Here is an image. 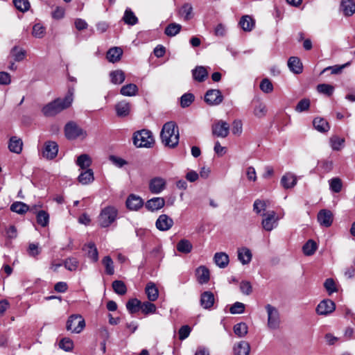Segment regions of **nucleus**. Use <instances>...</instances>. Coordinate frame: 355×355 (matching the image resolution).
Returning <instances> with one entry per match:
<instances>
[{"label":"nucleus","instance_id":"nucleus-1","mask_svg":"<svg viewBox=\"0 0 355 355\" xmlns=\"http://www.w3.org/2000/svg\"><path fill=\"white\" fill-rule=\"evenodd\" d=\"M73 89H69L64 98H57L48 103L42 108V113L46 116H53L68 108L73 102Z\"/></svg>","mask_w":355,"mask_h":355},{"label":"nucleus","instance_id":"nucleus-2","mask_svg":"<svg viewBox=\"0 0 355 355\" xmlns=\"http://www.w3.org/2000/svg\"><path fill=\"white\" fill-rule=\"evenodd\" d=\"M162 143L169 148H175L179 142V131L173 121L166 123L160 134Z\"/></svg>","mask_w":355,"mask_h":355},{"label":"nucleus","instance_id":"nucleus-3","mask_svg":"<svg viewBox=\"0 0 355 355\" xmlns=\"http://www.w3.org/2000/svg\"><path fill=\"white\" fill-rule=\"evenodd\" d=\"M118 216V209L116 207L108 205L101 209L98 223L101 227H108L116 221Z\"/></svg>","mask_w":355,"mask_h":355},{"label":"nucleus","instance_id":"nucleus-4","mask_svg":"<svg viewBox=\"0 0 355 355\" xmlns=\"http://www.w3.org/2000/svg\"><path fill=\"white\" fill-rule=\"evenodd\" d=\"M134 145L138 148H150L154 143L152 132L147 130H141L134 134Z\"/></svg>","mask_w":355,"mask_h":355},{"label":"nucleus","instance_id":"nucleus-5","mask_svg":"<svg viewBox=\"0 0 355 355\" xmlns=\"http://www.w3.org/2000/svg\"><path fill=\"white\" fill-rule=\"evenodd\" d=\"M85 327V321L79 314L71 315L67 321L66 329L73 334H80Z\"/></svg>","mask_w":355,"mask_h":355},{"label":"nucleus","instance_id":"nucleus-6","mask_svg":"<svg viewBox=\"0 0 355 355\" xmlns=\"http://www.w3.org/2000/svg\"><path fill=\"white\" fill-rule=\"evenodd\" d=\"M267 315V325L269 329L275 330L279 327L281 320L278 309L271 304H266L265 306Z\"/></svg>","mask_w":355,"mask_h":355},{"label":"nucleus","instance_id":"nucleus-7","mask_svg":"<svg viewBox=\"0 0 355 355\" xmlns=\"http://www.w3.org/2000/svg\"><path fill=\"white\" fill-rule=\"evenodd\" d=\"M64 134L68 139H76L79 137L85 138L87 133L76 123L71 121L66 124L64 127Z\"/></svg>","mask_w":355,"mask_h":355},{"label":"nucleus","instance_id":"nucleus-8","mask_svg":"<svg viewBox=\"0 0 355 355\" xmlns=\"http://www.w3.org/2000/svg\"><path fill=\"white\" fill-rule=\"evenodd\" d=\"M264 217L261 221L262 227L267 232H271L278 225V218L274 211H269L262 214Z\"/></svg>","mask_w":355,"mask_h":355},{"label":"nucleus","instance_id":"nucleus-9","mask_svg":"<svg viewBox=\"0 0 355 355\" xmlns=\"http://www.w3.org/2000/svg\"><path fill=\"white\" fill-rule=\"evenodd\" d=\"M58 153V145L55 141H47L44 144L42 155L47 159H54Z\"/></svg>","mask_w":355,"mask_h":355},{"label":"nucleus","instance_id":"nucleus-10","mask_svg":"<svg viewBox=\"0 0 355 355\" xmlns=\"http://www.w3.org/2000/svg\"><path fill=\"white\" fill-rule=\"evenodd\" d=\"M223 100V96L218 89H209L205 96V101L209 105H218Z\"/></svg>","mask_w":355,"mask_h":355},{"label":"nucleus","instance_id":"nucleus-11","mask_svg":"<svg viewBox=\"0 0 355 355\" xmlns=\"http://www.w3.org/2000/svg\"><path fill=\"white\" fill-rule=\"evenodd\" d=\"M336 309L334 302L329 299L321 301L316 307L318 315H327L331 313Z\"/></svg>","mask_w":355,"mask_h":355},{"label":"nucleus","instance_id":"nucleus-12","mask_svg":"<svg viewBox=\"0 0 355 355\" xmlns=\"http://www.w3.org/2000/svg\"><path fill=\"white\" fill-rule=\"evenodd\" d=\"M252 113L257 119H262L267 115L268 109L266 104L260 99H253L252 102Z\"/></svg>","mask_w":355,"mask_h":355},{"label":"nucleus","instance_id":"nucleus-13","mask_svg":"<svg viewBox=\"0 0 355 355\" xmlns=\"http://www.w3.org/2000/svg\"><path fill=\"white\" fill-rule=\"evenodd\" d=\"M229 131L230 125L225 121H218L212 125L213 135L218 137H226L229 134Z\"/></svg>","mask_w":355,"mask_h":355},{"label":"nucleus","instance_id":"nucleus-14","mask_svg":"<svg viewBox=\"0 0 355 355\" xmlns=\"http://www.w3.org/2000/svg\"><path fill=\"white\" fill-rule=\"evenodd\" d=\"M166 180L160 177L151 179L149 182V190L153 194H159L166 188Z\"/></svg>","mask_w":355,"mask_h":355},{"label":"nucleus","instance_id":"nucleus-15","mask_svg":"<svg viewBox=\"0 0 355 355\" xmlns=\"http://www.w3.org/2000/svg\"><path fill=\"white\" fill-rule=\"evenodd\" d=\"M173 220L166 214L160 215L156 220L155 226L160 231H167L173 225Z\"/></svg>","mask_w":355,"mask_h":355},{"label":"nucleus","instance_id":"nucleus-16","mask_svg":"<svg viewBox=\"0 0 355 355\" xmlns=\"http://www.w3.org/2000/svg\"><path fill=\"white\" fill-rule=\"evenodd\" d=\"M319 223L326 227H330L333 222V214L331 211L322 209L318 214Z\"/></svg>","mask_w":355,"mask_h":355},{"label":"nucleus","instance_id":"nucleus-17","mask_svg":"<svg viewBox=\"0 0 355 355\" xmlns=\"http://www.w3.org/2000/svg\"><path fill=\"white\" fill-rule=\"evenodd\" d=\"M144 205L142 198L135 194H130L126 200V207L128 209L137 211Z\"/></svg>","mask_w":355,"mask_h":355},{"label":"nucleus","instance_id":"nucleus-18","mask_svg":"<svg viewBox=\"0 0 355 355\" xmlns=\"http://www.w3.org/2000/svg\"><path fill=\"white\" fill-rule=\"evenodd\" d=\"M165 205V200L161 197H155L148 200L145 205L146 208L150 211L162 209Z\"/></svg>","mask_w":355,"mask_h":355},{"label":"nucleus","instance_id":"nucleus-19","mask_svg":"<svg viewBox=\"0 0 355 355\" xmlns=\"http://www.w3.org/2000/svg\"><path fill=\"white\" fill-rule=\"evenodd\" d=\"M196 277L199 284H207L210 279V272L209 269L205 266H199L196 270Z\"/></svg>","mask_w":355,"mask_h":355},{"label":"nucleus","instance_id":"nucleus-20","mask_svg":"<svg viewBox=\"0 0 355 355\" xmlns=\"http://www.w3.org/2000/svg\"><path fill=\"white\" fill-rule=\"evenodd\" d=\"M214 295L211 291H205L201 294L200 296V305L205 309H211L214 304Z\"/></svg>","mask_w":355,"mask_h":355},{"label":"nucleus","instance_id":"nucleus-21","mask_svg":"<svg viewBox=\"0 0 355 355\" xmlns=\"http://www.w3.org/2000/svg\"><path fill=\"white\" fill-rule=\"evenodd\" d=\"M145 293L150 302H155L159 297V291L155 284L150 282L145 288Z\"/></svg>","mask_w":355,"mask_h":355},{"label":"nucleus","instance_id":"nucleus-22","mask_svg":"<svg viewBox=\"0 0 355 355\" xmlns=\"http://www.w3.org/2000/svg\"><path fill=\"white\" fill-rule=\"evenodd\" d=\"M297 182V177L292 173H286L281 179V184L286 189L294 187Z\"/></svg>","mask_w":355,"mask_h":355},{"label":"nucleus","instance_id":"nucleus-23","mask_svg":"<svg viewBox=\"0 0 355 355\" xmlns=\"http://www.w3.org/2000/svg\"><path fill=\"white\" fill-rule=\"evenodd\" d=\"M235 355H248L250 351V344L246 341H241L233 348Z\"/></svg>","mask_w":355,"mask_h":355},{"label":"nucleus","instance_id":"nucleus-24","mask_svg":"<svg viewBox=\"0 0 355 355\" xmlns=\"http://www.w3.org/2000/svg\"><path fill=\"white\" fill-rule=\"evenodd\" d=\"M115 110L118 116H126L130 113V105L125 101H122L115 105Z\"/></svg>","mask_w":355,"mask_h":355},{"label":"nucleus","instance_id":"nucleus-25","mask_svg":"<svg viewBox=\"0 0 355 355\" xmlns=\"http://www.w3.org/2000/svg\"><path fill=\"white\" fill-rule=\"evenodd\" d=\"M10 55L15 62H21L26 56V51L18 46H13L10 50Z\"/></svg>","mask_w":355,"mask_h":355},{"label":"nucleus","instance_id":"nucleus-26","mask_svg":"<svg viewBox=\"0 0 355 355\" xmlns=\"http://www.w3.org/2000/svg\"><path fill=\"white\" fill-rule=\"evenodd\" d=\"M313 125L315 129L320 132H327L330 129L329 123L324 119L320 117L315 118Z\"/></svg>","mask_w":355,"mask_h":355},{"label":"nucleus","instance_id":"nucleus-27","mask_svg":"<svg viewBox=\"0 0 355 355\" xmlns=\"http://www.w3.org/2000/svg\"><path fill=\"white\" fill-rule=\"evenodd\" d=\"M252 252L248 248L243 247L238 250V259L245 265L249 263L252 259Z\"/></svg>","mask_w":355,"mask_h":355},{"label":"nucleus","instance_id":"nucleus-28","mask_svg":"<svg viewBox=\"0 0 355 355\" xmlns=\"http://www.w3.org/2000/svg\"><path fill=\"white\" fill-rule=\"evenodd\" d=\"M123 51L120 47H112L107 53V59L109 62L114 63L121 59Z\"/></svg>","mask_w":355,"mask_h":355},{"label":"nucleus","instance_id":"nucleus-29","mask_svg":"<svg viewBox=\"0 0 355 355\" xmlns=\"http://www.w3.org/2000/svg\"><path fill=\"white\" fill-rule=\"evenodd\" d=\"M78 182L82 184H88L94 180L93 171L90 168L82 171L78 178Z\"/></svg>","mask_w":355,"mask_h":355},{"label":"nucleus","instance_id":"nucleus-30","mask_svg":"<svg viewBox=\"0 0 355 355\" xmlns=\"http://www.w3.org/2000/svg\"><path fill=\"white\" fill-rule=\"evenodd\" d=\"M23 142L21 139L17 137H12L10 139L8 148L9 150L15 153H20L22 150Z\"/></svg>","mask_w":355,"mask_h":355},{"label":"nucleus","instance_id":"nucleus-31","mask_svg":"<svg viewBox=\"0 0 355 355\" xmlns=\"http://www.w3.org/2000/svg\"><path fill=\"white\" fill-rule=\"evenodd\" d=\"M288 66L291 71L300 73L302 71V64L297 57H291L288 61Z\"/></svg>","mask_w":355,"mask_h":355},{"label":"nucleus","instance_id":"nucleus-32","mask_svg":"<svg viewBox=\"0 0 355 355\" xmlns=\"http://www.w3.org/2000/svg\"><path fill=\"white\" fill-rule=\"evenodd\" d=\"M193 78L198 82H203L208 76L205 67L202 66L196 67L192 70Z\"/></svg>","mask_w":355,"mask_h":355},{"label":"nucleus","instance_id":"nucleus-33","mask_svg":"<svg viewBox=\"0 0 355 355\" xmlns=\"http://www.w3.org/2000/svg\"><path fill=\"white\" fill-rule=\"evenodd\" d=\"M215 263L220 268H225L229 263V257L225 252H216L214 254Z\"/></svg>","mask_w":355,"mask_h":355},{"label":"nucleus","instance_id":"nucleus-34","mask_svg":"<svg viewBox=\"0 0 355 355\" xmlns=\"http://www.w3.org/2000/svg\"><path fill=\"white\" fill-rule=\"evenodd\" d=\"M254 24V20L249 15L243 16L239 21V25L244 31H251Z\"/></svg>","mask_w":355,"mask_h":355},{"label":"nucleus","instance_id":"nucleus-35","mask_svg":"<svg viewBox=\"0 0 355 355\" xmlns=\"http://www.w3.org/2000/svg\"><path fill=\"white\" fill-rule=\"evenodd\" d=\"M340 7L346 16H351L355 12V3L352 0H343Z\"/></svg>","mask_w":355,"mask_h":355},{"label":"nucleus","instance_id":"nucleus-36","mask_svg":"<svg viewBox=\"0 0 355 355\" xmlns=\"http://www.w3.org/2000/svg\"><path fill=\"white\" fill-rule=\"evenodd\" d=\"M137 92L138 87L133 83L123 85L120 89L121 94L125 96H134L137 95Z\"/></svg>","mask_w":355,"mask_h":355},{"label":"nucleus","instance_id":"nucleus-37","mask_svg":"<svg viewBox=\"0 0 355 355\" xmlns=\"http://www.w3.org/2000/svg\"><path fill=\"white\" fill-rule=\"evenodd\" d=\"M110 80L114 85L121 84L125 79V76L122 70L118 69L110 73Z\"/></svg>","mask_w":355,"mask_h":355},{"label":"nucleus","instance_id":"nucleus-38","mask_svg":"<svg viewBox=\"0 0 355 355\" xmlns=\"http://www.w3.org/2000/svg\"><path fill=\"white\" fill-rule=\"evenodd\" d=\"M83 250L87 251V256L93 261L96 262L98 259V253L95 244L90 242L84 246Z\"/></svg>","mask_w":355,"mask_h":355},{"label":"nucleus","instance_id":"nucleus-39","mask_svg":"<svg viewBox=\"0 0 355 355\" xmlns=\"http://www.w3.org/2000/svg\"><path fill=\"white\" fill-rule=\"evenodd\" d=\"M76 164L82 169H89L92 164V159L87 154H82L78 157Z\"/></svg>","mask_w":355,"mask_h":355},{"label":"nucleus","instance_id":"nucleus-40","mask_svg":"<svg viewBox=\"0 0 355 355\" xmlns=\"http://www.w3.org/2000/svg\"><path fill=\"white\" fill-rule=\"evenodd\" d=\"M123 20L125 22V24L133 26L137 24L138 19L135 15V13L132 11V10L129 8H127L125 10Z\"/></svg>","mask_w":355,"mask_h":355},{"label":"nucleus","instance_id":"nucleus-41","mask_svg":"<svg viewBox=\"0 0 355 355\" xmlns=\"http://www.w3.org/2000/svg\"><path fill=\"white\" fill-rule=\"evenodd\" d=\"M345 139L339 137L337 135H333L330 137L329 143L331 148L334 150H340L344 146Z\"/></svg>","mask_w":355,"mask_h":355},{"label":"nucleus","instance_id":"nucleus-42","mask_svg":"<svg viewBox=\"0 0 355 355\" xmlns=\"http://www.w3.org/2000/svg\"><path fill=\"white\" fill-rule=\"evenodd\" d=\"M192 248L191 243L187 239H181L177 243V250L182 253L188 254L192 250Z\"/></svg>","mask_w":355,"mask_h":355},{"label":"nucleus","instance_id":"nucleus-43","mask_svg":"<svg viewBox=\"0 0 355 355\" xmlns=\"http://www.w3.org/2000/svg\"><path fill=\"white\" fill-rule=\"evenodd\" d=\"M37 223L42 227H46L49 223V214L44 210L36 213Z\"/></svg>","mask_w":355,"mask_h":355},{"label":"nucleus","instance_id":"nucleus-44","mask_svg":"<svg viewBox=\"0 0 355 355\" xmlns=\"http://www.w3.org/2000/svg\"><path fill=\"white\" fill-rule=\"evenodd\" d=\"M318 248L316 243L310 239L309 240L302 248L303 253L306 256L313 255Z\"/></svg>","mask_w":355,"mask_h":355},{"label":"nucleus","instance_id":"nucleus-45","mask_svg":"<svg viewBox=\"0 0 355 355\" xmlns=\"http://www.w3.org/2000/svg\"><path fill=\"white\" fill-rule=\"evenodd\" d=\"M64 268L69 271H76L79 266V261L75 257H69L63 262Z\"/></svg>","mask_w":355,"mask_h":355},{"label":"nucleus","instance_id":"nucleus-46","mask_svg":"<svg viewBox=\"0 0 355 355\" xmlns=\"http://www.w3.org/2000/svg\"><path fill=\"white\" fill-rule=\"evenodd\" d=\"M29 207L22 202H15L10 206V210L19 214H23L27 212Z\"/></svg>","mask_w":355,"mask_h":355},{"label":"nucleus","instance_id":"nucleus-47","mask_svg":"<svg viewBox=\"0 0 355 355\" xmlns=\"http://www.w3.org/2000/svg\"><path fill=\"white\" fill-rule=\"evenodd\" d=\"M58 345L60 349L67 352H71L74 347L73 340L67 337L62 338Z\"/></svg>","mask_w":355,"mask_h":355},{"label":"nucleus","instance_id":"nucleus-48","mask_svg":"<svg viewBox=\"0 0 355 355\" xmlns=\"http://www.w3.org/2000/svg\"><path fill=\"white\" fill-rule=\"evenodd\" d=\"M140 310L146 315L155 313L156 312V306L152 302L146 301L143 303L141 302Z\"/></svg>","mask_w":355,"mask_h":355},{"label":"nucleus","instance_id":"nucleus-49","mask_svg":"<svg viewBox=\"0 0 355 355\" xmlns=\"http://www.w3.org/2000/svg\"><path fill=\"white\" fill-rule=\"evenodd\" d=\"M329 189L334 193H339L342 190L343 182L339 178H333L329 180Z\"/></svg>","mask_w":355,"mask_h":355},{"label":"nucleus","instance_id":"nucleus-50","mask_svg":"<svg viewBox=\"0 0 355 355\" xmlns=\"http://www.w3.org/2000/svg\"><path fill=\"white\" fill-rule=\"evenodd\" d=\"M112 288L116 293L123 295L126 293L127 288L125 283L121 280H115L112 282Z\"/></svg>","mask_w":355,"mask_h":355},{"label":"nucleus","instance_id":"nucleus-51","mask_svg":"<svg viewBox=\"0 0 355 355\" xmlns=\"http://www.w3.org/2000/svg\"><path fill=\"white\" fill-rule=\"evenodd\" d=\"M181 28L182 26L180 24L172 23L166 26L164 33L166 35L173 37L180 33Z\"/></svg>","mask_w":355,"mask_h":355},{"label":"nucleus","instance_id":"nucleus-52","mask_svg":"<svg viewBox=\"0 0 355 355\" xmlns=\"http://www.w3.org/2000/svg\"><path fill=\"white\" fill-rule=\"evenodd\" d=\"M141 301L134 298L130 300L126 304V308L128 311L131 313H135L140 309Z\"/></svg>","mask_w":355,"mask_h":355},{"label":"nucleus","instance_id":"nucleus-53","mask_svg":"<svg viewBox=\"0 0 355 355\" xmlns=\"http://www.w3.org/2000/svg\"><path fill=\"white\" fill-rule=\"evenodd\" d=\"M234 332L239 337H244L248 334V326L244 322H240L234 326Z\"/></svg>","mask_w":355,"mask_h":355},{"label":"nucleus","instance_id":"nucleus-54","mask_svg":"<svg viewBox=\"0 0 355 355\" xmlns=\"http://www.w3.org/2000/svg\"><path fill=\"white\" fill-rule=\"evenodd\" d=\"M193 8L191 4H184L180 10V14L184 17L185 20H189L193 17L192 15Z\"/></svg>","mask_w":355,"mask_h":355},{"label":"nucleus","instance_id":"nucleus-55","mask_svg":"<svg viewBox=\"0 0 355 355\" xmlns=\"http://www.w3.org/2000/svg\"><path fill=\"white\" fill-rule=\"evenodd\" d=\"M267 205L264 200H261L260 199H257L253 204V211L256 212V214L262 216L266 209Z\"/></svg>","mask_w":355,"mask_h":355},{"label":"nucleus","instance_id":"nucleus-56","mask_svg":"<svg viewBox=\"0 0 355 355\" xmlns=\"http://www.w3.org/2000/svg\"><path fill=\"white\" fill-rule=\"evenodd\" d=\"M102 263L105 268V272L109 275H113L114 272V263L111 257L110 256L105 257L102 260Z\"/></svg>","mask_w":355,"mask_h":355},{"label":"nucleus","instance_id":"nucleus-57","mask_svg":"<svg viewBox=\"0 0 355 355\" xmlns=\"http://www.w3.org/2000/svg\"><path fill=\"white\" fill-rule=\"evenodd\" d=\"M45 27L40 23L35 24L33 27L32 35L37 38H42L44 36Z\"/></svg>","mask_w":355,"mask_h":355},{"label":"nucleus","instance_id":"nucleus-58","mask_svg":"<svg viewBox=\"0 0 355 355\" xmlns=\"http://www.w3.org/2000/svg\"><path fill=\"white\" fill-rule=\"evenodd\" d=\"M311 105V101L309 98H303L300 100L295 107V111L297 112H302L307 111Z\"/></svg>","mask_w":355,"mask_h":355},{"label":"nucleus","instance_id":"nucleus-59","mask_svg":"<svg viewBox=\"0 0 355 355\" xmlns=\"http://www.w3.org/2000/svg\"><path fill=\"white\" fill-rule=\"evenodd\" d=\"M317 90L319 93H321V94H325V95H327V96H331L332 95L334 91V87L331 85H329V84H320L317 86Z\"/></svg>","mask_w":355,"mask_h":355},{"label":"nucleus","instance_id":"nucleus-60","mask_svg":"<svg viewBox=\"0 0 355 355\" xmlns=\"http://www.w3.org/2000/svg\"><path fill=\"white\" fill-rule=\"evenodd\" d=\"M194 96L191 93H186L180 98V105L182 107H189L194 101Z\"/></svg>","mask_w":355,"mask_h":355},{"label":"nucleus","instance_id":"nucleus-61","mask_svg":"<svg viewBox=\"0 0 355 355\" xmlns=\"http://www.w3.org/2000/svg\"><path fill=\"white\" fill-rule=\"evenodd\" d=\"M13 3L15 8L21 12H26L30 8L28 0H13Z\"/></svg>","mask_w":355,"mask_h":355},{"label":"nucleus","instance_id":"nucleus-62","mask_svg":"<svg viewBox=\"0 0 355 355\" xmlns=\"http://www.w3.org/2000/svg\"><path fill=\"white\" fill-rule=\"evenodd\" d=\"M351 63V61H349L341 65H334L332 67H328L325 68L322 72H324L327 70H331L332 74H338L342 72L343 69L350 66Z\"/></svg>","mask_w":355,"mask_h":355},{"label":"nucleus","instance_id":"nucleus-63","mask_svg":"<svg viewBox=\"0 0 355 355\" xmlns=\"http://www.w3.org/2000/svg\"><path fill=\"white\" fill-rule=\"evenodd\" d=\"M260 89L263 92L268 94L272 92L273 85L268 78H264L260 83Z\"/></svg>","mask_w":355,"mask_h":355},{"label":"nucleus","instance_id":"nucleus-64","mask_svg":"<svg viewBox=\"0 0 355 355\" xmlns=\"http://www.w3.org/2000/svg\"><path fill=\"white\" fill-rule=\"evenodd\" d=\"M245 311V304L243 303L236 302L230 309L232 314H241Z\"/></svg>","mask_w":355,"mask_h":355}]
</instances>
